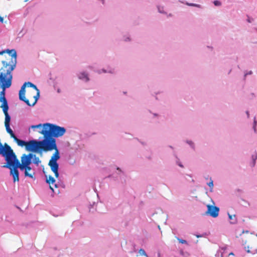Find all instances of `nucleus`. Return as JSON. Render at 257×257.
I'll use <instances>...</instances> for the list:
<instances>
[{
    "label": "nucleus",
    "mask_w": 257,
    "mask_h": 257,
    "mask_svg": "<svg viewBox=\"0 0 257 257\" xmlns=\"http://www.w3.org/2000/svg\"><path fill=\"white\" fill-rule=\"evenodd\" d=\"M185 142L190 147V148L193 150L194 151L195 150V143L192 141L187 140L185 141Z\"/></svg>",
    "instance_id": "f3484780"
},
{
    "label": "nucleus",
    "mask_w": 257,
    "mask_h": 257,
    "mask_svg": "<svg viewBox=\"0 0 257 257\" xmlns=\"http://www.w3.org/2000/svg\"><path fill=\"white\" fill-rule=\"evenodd\" d=\"M46 182L50 185H53L55 182V180L53 177L49 176L48 178L47 179Z\"/></svg>",
    "instance_id": "a211bd4d"
},
{
    "label": "nucleus",
    "mask_w": 257,
    "mask_h": 257,
    "mask_svg": "<svg viewBox=\"0 0 257 257\" xmlns=\"http://www.w3.org/2000/svg\"><path fill=\"white\" fill-rule=\"evenodd\" d=\"M257 160V153L255 151L251 156V161L249 163V166L251 168L254 167L256 164V161Z\"/></svg>",
    "instance_id": "9d476101"
},
{
    "label": "nucleus",
    "mask_w": 257,
    "mask_h": 257,
    "mask_svg": "<svg viewBox=\"0 0 257 257\" xmlns=\"http://www.w3.org/2000/svg\"><path fill=\"white\" fill-rule=\"evenodd\" d=\"M136 139L137 140V141L140 143L143 146H146L147 145V143L145 142H143V141H142L141 140H140V139H139L138 138H136Z\"/></svg>",
    "instance_id": "cd10ccee"
},
{
    "label": "nucleus",
    "mask_w": 257,
    "mask_h": 257,
    "mask_svg": "<svg viewBox=\"0 0 257 257\" xmlns=\"http://www.w3.org/2000/svg\"><path fill=\"white\" fill-rule=\"evenodd\" d=\"M17 143L18 145L21 147H24L26 145L27 142L18 139L16 136L13 139Z\"/></svg>",
    "instance_id": "4468645a"
},
{
    "label": "nucleus",
    "mask_w": 257,
    "mask_h": 257,
    "mask_svg": "<svg viewBox=\"0 0 257 257\" xmlns=\"http://www.w3.org/2000/svg\"><path fill=\"white\" fill-rule=\"evenodd\" d=\"M244 248H245V250H248V248H246V247H245Z\"/></svg>",
    "instance_id": "4c0bfd02"
},
{
    "label": "nucleus",
    "mask_w": 257,
    "mask_h": 257,
    "mask_svg": "<svg viewBox=\"0 0 257 257\" xmlns=\"http://www.w3.org/2000/svg\"><path fill=\"white\" fill-rule=\"evenodd\" d=\"M206 235V233H204L203 234H195V236L197 237V238H199V237H203L204 236H205Z\"/></svg>",
    "instance_id": "c85d7f7f"
},
{
    "label": "nucleus",
    "mask_w": 257,
    "mask_h": 257,
    "mask_svg": "<svg viewBox=\"0 0 257 257\" xmlns=\"http://www.w3.org/2000/svg\"><path fill=\"white\" fill-rule=\"evenodd\" d=\"M55 187L56 188H57V185H56V184H55Z\"/></svg>",
    "instance_id": "58836bf2"
},
{
    "label": "nucleus",
    "mask_w": 257,
    "mask_h": 257,
    "mask_svg": "<svg viewBox=\"0 0 257 257\" xmlns=\"http://www.w3.org/2000/svg\"><path fill=\"white\" fill-rule=\"evenodd\" d=\"M157 9L159 13L165 15L167 14V13L164 11V8L163 6H158Z\"/></svg>",
    "instance_id": "6ab92c4d"
},
{
    "label": "nucleus",
    "mask_w": 257,
    "mask_h": 257,
    "mask_svg": "<svg viewBox=\"0 0 257 257\" xmlns=\"http://www.w3.org/2000/svg\"><path fill=\"white\" fill-rule=\"evenodd\" d=\"M122 40L124 42H130L131 41V39L130 35H124L122 37Z\"/></svg>",
    "instance_id": "b1692460"
},
{
    "label": "nucleus",
    "mask_w": 257,
    "mask_h": 257,
    "mask_svg": "<svg viewBox=\"0 0 257 257\" xmlns=\"http://www.w3.org/2000/svg\"><path fill=\"white\" fill-rule=\"evenodd\" d=\"M253 20V19L252 18H248L247 19V21L248 22V23H251L252 22V21Z\"/></svg>",
    "instance_id": "7c9ffc66"
},
{
    "label": "nucleus",
    "mask_w": 257,
    "mask_h": 257,
    "mask_svg": "<svg viewBox=\"0 0 257 257\" xmlns=\"http://www.w3.org/2000/svg\"><path fill=\"white\" fill-rule=\"evenodd\" d=\"M158 228H159V229H160V226H158Z\"/></svg>",
    "instance_id": "a19ab883"
},
{
    "label": "nucleus",
    "mask_w": 257,
    "mask_h": 257,
    "mask_svg": "<svg viewBox=\"0 0 257 257\" xmlns=\"http://www.w3.org/2000/svg\"><path fill=\"white\" fill-rule=\"evenodd\" d=\"M246 202L247 203L248 205H249V203L247 201H246Z\"/></svg>",
    "instance_id": "ea45409f"
},
{
    "label": "nucleus",
    "mask_w": 257,
    "mask_h": 257,
    "mask_svg": "<svg viewBox=\"0 0 257 257\" xmlns=\"http://www.w3.org/2000/svg\"><path fill=\"white\" fill-rule=\"evenodd\" d=\"M7 53L5 59L2 61V66L0 69V86L2 91L0 92V107L3 109L5 115V125H10L11 117L8 113L9 106L5 97V90L12 85L13 71L17 65V52L15 49L6 50L0 52V55Z\"/></svg>",
    "instance_id": "f257e3e1"
},
{
    "label": "nucleus",
    "mask_w": 257,
    "mask_h": 257,
    "mask_svg": "<svg viewBox=\"0 0 257 257\" xmlns=\"http://www.w3.org/2000/svg\"><path fill=\"white\" fill-rule=\"evenodd\" d=\"M153 115V117H159L160 116V115L158 113H152Z\"/></svg>",
    "instance_id": "c756f323"
},
{
    "label": "nucleus",
    "mask_w": 257,
    "mask_h": 257,
    "mask_svg": "<svg viewBox=\"0 0 257 257\" xmlns=\"http://www.w3.org/2000/svg\"><path fill=\"white\" fill-rule=\"evenodd\" d=\"M177 240L179 242L182 244H187V241L186 240L180 238L179 237H177Z\"/></svg>",
    "instance_id": "a878e982"
},
{
    "label": "nucleus",
    "mask_w": 257,
    "mask_h": 257,
    "mask_svg": "<svg viewBox=\"0 0 257 257\" xmlns=\"http://www.w3.org/2000/svg\"><path fill=\"white\" fill-rule=\"evenodd\" d=\"M256 125H257V121L255 119V117H254L253 122V124H252V129H253L254 133H255V134L257 133V130L256 128Z\"/></svg>",
    "instance_id": "aec40b11"
},
{
    "label": "nucleus",
    "mask_w": 257,
    "mask_h": 257,
    "mask_svg": "<svg viewBox=\"0 0 257 257\" xmlns=\"http://www.w3.org/2000/svg\"><path fill=\"white\" fill-rule=\"evenodd\" d=\"M32 161L34 164L36 165L37 166H38L39 164L41 162V160H40L39 158L37 157L36 155L33 154V157Z\"/></svg>",
    "instance_id": "2eb2a0df"
},
{
    "label": "nucleus",
    "mask_w": 257,
    "mask_h": 257,
    "mask_svg": "<svg viewBox=\"0 0 257 257\" xmlns=\"http://www.w3.org/2000/svg\"><path fill=\"white\" fill-rule=\"evenodd\" d=\"M255 252H257V249L255 250Z\"/></svg>",
    "instance_id": "79ce46f5"
},
{
    "label": "nucleus",
    "mask_w": 257,
    "mask_h": 257,
    "mask_svg": "<svg viewBox=\"0 0 257 257\" xmlns=\"http://www.w3.org/2000/svg\"><path fill=\"white\" fill-rule=\"evenodd\" d=\"M5 127L7 133L10 134L12 138L14 139L16 136L12 130L10 128V125H6Z\"/></svg>",
    "instance_id": "dca6fc26"
},
{
    "label": "nucleus",
    "mask_w": 257,
    "mask_h": 257,
    "mask_svg": "<svg viewBox=\"0 0 257 257\" xmlns=\"http://www.w3.org/2000/svg\"><path fill=\"white\" fill-rule=\"evenodd\" d=\"M125 172L120 168L116 167L115 170L113 171V181L123 183L125 181Z\"/></svg>",
    "instance_id": "39448f33"
},
{
    "label": "nucleus",
    "mask_w": 257,
    "mask_h": 257,
    "mask_svg": "<svg viewBox=\"0 0 257 257\" xmlns=\"http://www.w3.org/2000/svg\"><path fill=\"white\" fill-rule=\"evenodd\" d=\"M32 128H39V133L44 136V140H46L47 143L51 145L53 147L55 153L53 154L50 160L48 165L50 166L52 171L54 173L55 176L58 178L59 176L58 168L59 165L57 161L60 158L59 151L57 148L56 140L53 138H58L62 136L66 132V129L55 124L46 123L33 125L31 126Z\"/></svg>",
    "instance_id": "f03ea898"
},
{
    "label": "nucleus",
    "mask_w": 257,
    "mask_h": 257,
    "mask_svg": "<svg viewBox=\"0 0 257 257\" xmlns=\"http://www.w3.org/2000/svg\"><path fill=\"white\" fill-rule=\"evenodd\" d=\"M256 236H257V234H256Z\"/></svg>",
    "instance_id": "c03bdc74"
},
{
    "label": "nucleus",
    "mask_w": 257,
    "mask_h": 257,
    "mask_svg": "<svg viewBox=\"0 0 257 257\" xmlns=\"http://www.w3.org/2000/svg\"><path fill=\"white\" fill-rule=\"evenodd\" d=\"M173 156L176 159L175 160V163L176 165H178L181 168H184V165L182 164V162H181L180 159L178 158V156L177 155L176 153L175 152H173Z\"/></svg>",
    "instance_id": "f8f14e48"
},
{
    "label": "nucleus",
    "mask_w": 257,
    "mask_h": 257,
    "mask_svg": "<svg viewBox=\"0 0 257 257\" xmlns=\"http://www.w3.org/2000/svg\"><path fill=\"white\" fill-rule=\"evenodd\" d=\"M139 253L141 255H144L146 257H149L148 254L146 252L145 250L143 248H141L139 250Z\"/></svg>",
    "instance_id": "5701e85b"
},
{
    "label": "nucleus",
    "mask_w": 257,
    "mask_h": 257,
    "mask_svg": "<svg viewBox=\"0 0 257 257\" xmlns=\"http://www.w3.org/2000/svg\"><path fill=\"white\" fill-rule=\"evenodd\" d=\"M159 257H160V254H159Z\"/></svg>",
    "instance_id": "37998d69"
},
{
    "label": "nucleus",
    "mask_w": 257,
    "mask_h": 257,
    "mask_svg": "<svg viewBox=\"0 0 257 257\" xmlns=\"http://www.w3.org/2000/svg\"><path fill=\"white\" fill-rule=\"evenodd\" d=\"M213 4L217 7H220L221 6V3L220 1L216 0L213 2Z\"/></svg>",
    "instance_id": "393cba45"
},
{
    "label": "nucleus",
    "mask_w": 257,
    "mask_h": 257,
    "mask_svg": "<svg viewBox=\"0 0 257 257\" xmlns=\"http://www.w3.org/2000/svg\"><path fill=\"white\" fill-rule=\"evenodd\" d=\"M206 207L207 210L205 212V215L210 216L213 218H216L218 217L220 210V209L218 207L210 204L207 205Z\"/></svg>",
    "instance_id": "423d86ee"
},
{
    "label": "nucleus",
    "mask_w": 257,
    "mask_h": 257,
    "mask_svg": "<svg viewBox=\"0 0 257 257\" xmlns=\"http://www.w3.org/2000/svg\"><path fill=\"white\" fill-rule=\"evenodd\" d=\"M50 189H51L53 191H54V189H53V187H52L51 185L50 186Z\"/></svg>",
    "instance_id": "e433bc0d"
},
{
    "label": "nucleus",
    "mask_w": 257,
    "mask_h": 257,
    "mask_svg": "<svg viewBox=\"0 0 257 257\" xmlns=\"http://www.w3.org/2000/svg\"><path fill=\"white\" fill-rule=\"evenodd\" d=\"M207 185L210 187V189H209L210 192H213V181L211 179V178H210V182L207 183Z\"/></svg>",
    "instance_id": "412c9836"
},
{
    "label": "nucleus",
    "mask_w": 257,
    "mask_h": 257,
    "mask_svg": "<svg viewBox=\"0 0 257 257\" xmlns=\"http://www.w3.org/2000/svg\"><path fill=\"white\" fill-rule=\"evenodd\" d=\"M20 170L25 171L24 174L26 177H29L31 178H34L35 173L32 171V169L30 165H28L24 167L23 168H19Z\"/></svg>",
    "instance_id": "6e6552de"
},
{
    "label": "nucleus",
    "mask_w": 257,
    "mask_h": 257,
    "mask_svg": "<svg viewBox=\"0 0 257 257\" xmlns=\"http://www.w3.org/2000/svg\"><path fill=\"white\" fill-rule=\"evenodd\" d=\"M247 248H248V250H246V252H248V253H250L251 251L249 249V246H247Z\"/></svg>",
    "instance_id": "f704fd0d"
},
{
    "label": "nucleus",
    "mask_w": 257,
    "mask_h": 257,
    "mask_svg": "<svg viewBox=\"0 0 257 257\" xmlns=\"http://www.w3.org/2000/svg\"><path fill=\"white\" fill-rule=\"evenodd\" d=\"M24 84H26V86L27 85L28 86L34 88L37 91L36 95H34L33 96V97L34 98V101L31 104V105H34L36 103L37 101H38V99H39V96H40L39 90L37 88V86L35 85H34V84L32 83L31 82H25Z\"/></svg>",
    "instance_id": "1a4fd4ad"
},
{
    "label": "nucleus",
    "mask_w": 257,
    "mask_h": 257,
    "mask_svg": "<svg viewBox=\"0 0 257 257\" xmlns=\"http://www.w3.org/2000/svg\"><path fill=\"white\" fill-rule=\"evenodd\" d=\"M180 253L181 255H184V254H185V253H184V252L183 251V250H180Z\"/></svg>",
    "instance_id": "473e14b6"
},
{
    "label": "nucleus",
    "mask_w": 257,
    "mask_h": 257,
    "mask_svg": "<svg viewBox=\"0 0 257 257\" xmlns=\"http://www.w3.org/2000/svg\"><path fill=\"white\" fill-rule=\"evenodd\" d=\"M26 87V84H24L21 87V88L19 91V99L21 100L24 101L28 105L33 106L31 105L32 103H30L29 100L26 99L25 96Z\"/></svg>",
    "instance_id": "0eeeda50"
},
{
    "label": "nucleus",
    "mask_w": 257,
    "mask_h": 257,
    "mask_svg": "<svg viewBox=\"0 0 257 257\" xmlns=\"http://www.w3.org/2000/svg\"><path fill=\"white\" fill-rule=\"evenodd\" d=\"M227 215L228 216V218L230 220V223L231 224H235L237 223V219L235 215H232L230 214L228 212L227 213Z\"/></svg>",
    "instance_id": "9b49d317"
},
{
    "label": "nucleus",
    "mask_w": 257,
    "mask_h": 257,
    "mask_svg": "<svg viewBox=\"0 0 257 257\" xmlns=\"http://www.w3.org/2000/svg\"><path fill=\"white\" fill-rule=\"evenodd\" d=\"M3 21H4V18L0 16V22L3 23Z\"/></svg>",
    "instance_id": "72a5a7b5"
},
{
    "label": "nucleus",
    "mask_w": 257,
    "mask_h": 257,
    "mask_svg": "<svg viewBox=\"0 0 257 257\" xmlns=\"http://www.w3.org/2000/svg\"><path fill=\"white\" fill-rule=\"evenodd\" d=\"M32 153H29V154H24L21 157L20 163L14 151L12 150L6 160L7 163L3 167L9 168L10 170V174L13 177L14 182H18L19 178L18 169L30 165L32 163Z\"/></svg>",
    "instance_id": "7ed1b4c3"
},
{
    "label": "nucleus",
    "mask_w": 257,
    "mask_h": 257,
    "mask_svg": "<svg viewBox=\"0 0 257 257\" xmlns=\"http://www.w3.org/2000/svg\"><path fill=\"white\" fill-rule=\"evenodd\" d=\"M252 73L253 72L251 70H250L249 71H245L244 72L243 80H245L246 79V76L247 75H252Z\"/></svg>",
    "instance_id": "4be33fe9"
},
{
    "label": "nucleus",
    "mask_w": 257,
    "mask_h": 257,
    "mask_svg": "<svg viewBox=\"0 0 257 257\" xmlns=\"http://www.w3.org/2000/svg\"><path fill=\"white\" fill-rule=\"evenodd\" d=\"M182 3L185 4L187 6H190V7H196L201 9H203V7H202L201 5L197 4H194V3H190L187 2H181Z\"/></svg>",
    "instance_id": "ddd939ff"
},
{
    "label": "nucleus",
    "mask_w": 257,
    "mask_h": 257,
    "mask_svg": "<svg viewBox=\"0 0 257 257\" xmlns=\"http://www.w3.org/2000/svg\"><path fill=\"white\" fill-rule=\"evenodd\" d=\"M80 78L81 79H82V78H86V81H88L89 80L88 77H87V75L85 74V73H82L81 74V76H80Z\"/></svg>",
    "instance_id": "bb28decb"
},
{
    "label": "nucleus",
    "mask_w": 257,
    "mask_h": 257,
    "mask_svg": "<svg viewBox=\"0 0 257 257\" xmlns=\"http://www.w3.org/2000/svg\"><path fill=\"white\" fill-rule=\"evenodd\" d=\"M168 147L170 148V149H171L172 150H174V148L173 146H171V145H169L168 146Z\"/></svg>",
    "instance_id": "c9c22d12"
},
{
    "label": "nucleus",
    "mask_w": 257,
    "mask_h": 257,
    "mask_svg": "<svg viewBox=\"0 0 257 257\" xmlns=\"http://www.w3.org/2000/svg\"><path fill=\"white\" fill-rule=\"evenodd\" d=\"M245 113L246 114L247 117L249 118V111L248 110H247V111H245Z\"/></svg>",
    "instance_id": "2f4dec72"
},
{
    "label": "nucleus",
    "mask_w": 257,
    "mask_h": 257,
    "mask_svg": "<svg viewBox=\"0 0 257 257\" xmlns=\"http://www.w3.org/2000/svg\"><path fill=\"white\" fill-rule=\"evenodd\" d=\"M25 148L28 151L34 152H36L37 149H40L45 152L53 150V146L47 144V141L44 139L42 141L32 140L27 142Z\"/></svg>",
    "instance_id": "20e7f679"
}]
</instances>
